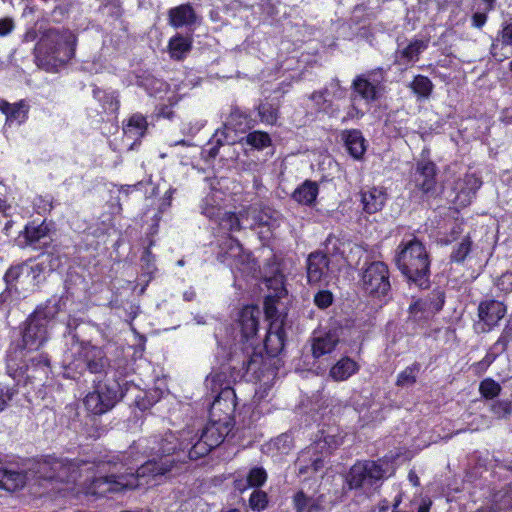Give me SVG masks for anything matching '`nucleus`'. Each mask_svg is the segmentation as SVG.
<instances>
[{"mask_svg": "<svg viewBox=\"0 0 512 512\" xmlns=\"http://www.w3.org/2000/svg\"><path fill=\"white\" fill-rule=\"evenodd\" d=\"M219 211L220 209L211 207L205 208L203 213L210 219L218 217L220 228L229 232L228 234L239 232L244 228L241 223V219L245 214L244 211H240L239 213L233 211H225L221 216H219Z\"/></svg>", "mask_w": 512, "mask_h": 512, "instance_id": "26", "label": "nucleus"}, {"mask_svg": "<svg viewBox=\"0 0 512 512\" xmlns=\"http://www.w3.org/2000/svg\"><path fill=\"white\" fill-rule=\"evenodd\" d=\"M424 300H425L426 304L428 305L429 312H431L433 314L439 313L443 309L444 304H445V300H446L445 291L442 288L437 287V288L433 289L429 293L427 298H425Z\"/></svg>", "mask_w": 512, "mask_h": 512, "instance_id": "51", "label": "nucleus"}, {"mask_svg": "<svg viewBox=\"0 0 512 512\" xmlns=\"http://www.w3.org/2000/svg\"><path fill=\"white\" fill-rule=\"evenodd\" d=\"M141 277L144 279L146 285L154 278L157 271L156 256L152 253L149 247L145 248L142 252L141 258Z\"/></svg>", "mask_w": 512, "mask_h": 512, "instance_id": "48", "label": "nucleus"}, {"mask_svg": "<svg viewBox=\"0 0 512 512\" xmlns=\"http://www.w3.org/2000/svg\"><path fill=\"white\" fill-rule=\"evenodd\" d=\"M30 106L25 99H21L15 103L7 100H0V112L5 115V124L12 125L24 124L29 115Z\"/></svg>", "mask_w": 512, "mask_h": 512, "instance_id": "25", "label": "nucleus"}, {"mask_svg": "<svg viewBox=\"0 0 512 512\" xmlns=\"http://www.w3.org/2000/svg\"><path fill=\"white\" fill-rule=\"evenodd\" d=\"M511 342H512V320L509 319L506 322L497 341L493 344V346L491 347L490 350H493V349L498 350L499 349V353H504L507 350V348Z\"/></svg>", "mask_w": 512, "mask_h": 512, "instance_id": "54", "label": "nucleus"}, {"mask_svg": "<svg viewBox=\"0 0 512 512\" xmlns=\"http://www.w3.org/2000/svg\"><path fill=\"white\" fill-rule=\"evenodd\" d=\"M132 383L122 377L93 380V390L84 400V406L93 415H103L110 411L129 391Z\"/></svg>", "mask_w": 512, "mask_h": 512, "instance_id": "8", "label": "nucleus"}, {"mask_svg": "<svg viewBox=\"0 0 512 512\" xmlns=\"http://www.w3.org/2000/svg\"><path fill=\"white\" fill-rule=\"evenodd\" d=\"M463 232L462 223H454L451 229L446 233V237L442 239V244L449 245L456 241Z\"/></svg>", "mask_w": 512, "mask_h": 512, "instance_id": "63", "label": "nucleus"}, {"mask_svg": "<svg viewBox=\"0 0 512 512\" xmlns=\"http://www.w3.org/2000/svg\"><path fill=\"white\" fill-rule=\"evenodd\" d=\"M197 15L190 3L178 5L168 10V21L173 28L193 25Z\"/></svg>", "mask_w": 512, "mask_h": 512, "instance_id": "31", "label": "nucleus"}, {"mask_svg": "<svg viewBox=\"0 0 512 512\" xmlns=\"http://www.w3.org/2000/svg\"><path fill=\"white\" fill-rule=\"evenodd\" d=\"M421 370V364L417 361L407 366L404 370L398 373L396 378V386L407 387L416 383L418 374Z\"/></svg>", "mask_w": 512, "mask_h": 512, "instance_id": "49", "label": "nucleus"}, {"mask_svg": "<svg viewBox=\"0 0 512 512\" xmlns=\"http://www.w3.org/2000/svg\"><path fill=\"white\" fill-rule=\"evenodd\" d=\"M413 192L421 194L422 201H428L437 196V166L430 160L417 161L411 173Z\"/></svg>", "mask_w": 512, "mask_h": 512, "instance_id": "15", "label": "nucleus"}, {"mask_svg": "<svg viewBox=\"0 0 512 512\" xmlns=\"http://www.w3.org/2000/svg\"><path fill=\"white\" fill-rule=\"evenodd\" d=\"M360 282L364 292L374 299H382L391 291L390 271L383 261L365 263L361 269Z\"/></svg>", "mask_w": 512, "mask_h": 512, "instance_id": "11", "label": "nucleus"}, {"mask_svg": "<svg viewBox=\"0 0 512 512\" xmlns=\"http://www.w3.org/2000/svg\"><path fill=\"white\" fill-rule=\"evenodd\" d=\"M243 143L251 148L261 151L272 145V138L269 133L262 130H254L242 139Z\"/></svg>", "mask_w": 512, "mask_h": 512, "instance_id": "46", "label": "nucleus"}, {"mask_svg": "<svg viewBox=\"0 0 512 512\" xmlns=\"http://www.w3.org/2000/svg\"><path fill=\"white\" fill-rule=\"evenodd\" d=\"M329 265L330 259L327 254L321 251L310 253L307 258L308 283L311 285L320 283L327 276Z\"/></svg>", "mask_w": 512, "mask_h": 512, "instance_id": "23", "label": "nucleus"}, {"mask_svg": "<svg viewBox=\"0 0 512 512\" xmlns=\"http://www.w3.org/2000/svg\"><path fill=\"white\" fill-rule=\"evenodd\" d=\"M77 38L69 29L49 28L35 46V56L44 66L56 68L66 65L75 56Z\"/></svg>", "mask_w": 512, "mask_h": 512, "instance_id": "5", "label": "nucleus"}, {"mask_svg": "<svg viewBox=\"0 0 512 512\" xmlns=\"http://www.w3.org/2000/svg\"><path fill=\"white\" fill-rule=\"evenodd\" d=\"M394 262L409 284L419 289L430 287L431 258L425 244L416 236L403 239L396 248Z\"/></svg>", "mask_w": 512, "mask_h": 512, "instance_id": "4", "label": "nucleus"}, {"mask_svg": "<svg viewBox=\"0 0 512 512\" xmlns=\"http://www.w3.org/2000/svg\"><path fill=\"white\" fill-rule=\"evenodd\" d=\"M473 241L470 235H466L462 238L461 242L455 245L450 253L449 261L450 263H455L458 265L464 264L465 260L472 252Z\"/></svg>", "mask_w": 512, "mask_h": 512, "instance_id": "45", "label": "nucleus"}, {"mask_svg": "<svg viewBox=\"0 0 512 512\" xmlns=\"http://www.w3.org/2000/svg\"><path fill=\"white\" fill-rule=\"evenodd\" d=\"M360 369L359 364L348 356L340 358L329 371L330 377L335 381H345Z\"/></svg>", "mask_w": 512, "mask_h": 512, "instance_id": "38", "label": "nucleus"}, {"mask_svg": "<svg viewBox=\"0 0 512 512\" xmlns=\"http://www.w3.org/2000/svg\"><path fill=\"white\" fill-rule=\"evenodd\" d=\"M490 412L497 419H507L512 414V401L508 399L495 400L491 403Z\"/></svg>", "mask_w": 512, "mask_h": 512, "instance_id": "53", "label": "nucleus"}, {"mask_svg": "<svg viewBox=\"0 0 512 512\" xmlns=\"http://www.w3.org/2000/svg\"><path fill=\"white\" fill-rule=\"evenodd\" d=\"M261 311L257 305H245L238 314V326L240 329L241 337L245 340L241 349L244 346L253 344L249 343V340L257 335L259 329V320H260Z\"/></svg>", "mask_w": 512, "mask_h": 512, "instance_id": "20", "label": "nucleus"}, {"mask_svg": "<svg viewBox=\"0 0 512 512\" xmlns=\"http://www.w3.org/2000/svg\"><path fill=\"white\" fill-rule=\"evenodd\" d=\"M92 96L100 104L103 112L117 114L120 108L119 93L114 90H105L97 85L92 86Z\"/></svg>", "mask_w": 512, "mask_h": 512, "instance_id": "33", "label": "nucleus"}, {"mask_svg": "<svg viewBox=\"0 0 512 512\" xmlns=\"http://www.w3.org/2000/svg\"><path fill=\"white\" fill-rule=\"evenodd\" d=\"M507 314L504 302L490 298L481 300L478 304L477 315L482 323V332H490L497 327Z\"/></svg>", "mask_w": 512, "mask_h": 512, "instance_id": "18", "label": "nucleus"}, {"mask_svg": "<svg viewBox=\"0 0 512 512\" xmlns=\"http://www.w3.org/2000/svg\"><path fill=\"white\" fill-rule=\"evenodd\" d=\"M148 130L147 118L141 113L132 114L123 123V132L127 137L135 140L142 138Z\"/></svg>", "mask_w": 512, "mask_h": 512, "instance_id": "40", "label": "nucleus"}, {"mask_svg": "<svg viewBox=\"0 0 512 512\" xmlns=\"http://www.w3.org/2000/svg\"><path fill=\"white\" fill-rule=\"evenodd\" d=\"M315 306L319 309H327L334 302V295L330 290H319L313 298Z\"/></svg>", "mask_w": 512, "mask_h": 512, "instance_id": "59", "label": "nucleus"}, {"mask_svg": "<svg viewBox=\"0 0 512 512\" xmlns=\"http://www.w3.org/2000/svg\"><path fill=\"white\" fill-rule=\"evenodd\" d=\"M48 327L41 319L30 314L21 326V339L12 342L9 348L38 351L49 339Z\"/></svg>", "mask_w": 512, "mask_h": 512, "instance_id": "14", "label": "nucleus"}, {"mask_svg": "<svg viewBox=\"0 0 512 512\" xmlns=\"http://www.w3.org/2000/svg\"><path fill=\"white\" fill-rule=\"evenodd\" d=\"M188 445L183 447V442H180L171 432L163 437L156 435L141 437L124 451L123 458L140 459L137 471L145 479L164 475L178 463H185L189 459Z\"/></svg>", "mask_w": 512, "mask_h": 512, "instance_id": "1", "label": "nucleus"}, {"mask_svg": "<svg viewBox=\"0 0 512 512\" xmlns=\"http://www.w3.org/2000/svg\"><path fill=\"white\" fill-rule=\"evenodd\" d=\"M27 476L23 471L10 470L0 466V489L8 492L21 490L26 484Z\"/></svg>", "mask_w": 512, "mask_h": 512, "instance_id": "37", "label": "nucleus"}, {"mask_svg": "<svg viewBox=\"0 0 512 512\" xmlns=\"http://www.w3.org/2000/svg\"><path fill=\"white\" fill-rule=\"evenodd\" d=\"M428 43V39H413L406 47L396 50L394 63L408 66L411 63L417 62L420 54L427 49Z\"/></svg>", "mask_w": 512, "mask_h": 512, "instance_id": "27", "label": "nucleus"}, {"mask_svg": "<svg viewBox=\"0 0 512 512\" xmlns=\"http://www.w3.org/2000/svg\"><path fill=\"white\" fill-rule=\"evenodd\" d=\"M385 469L378 460H358L348 470L343 489L372 495L383 484Z\"/></svg>", "mask_w": 512, "mask_h": 512, "instance_id": "9", "label": "nucleus"}, {"mask_svg": "<svg viewBox=\"0 0 512 512\" xmlns=\"http://www.w3.org/2000/svg\"><path fill=\"white\" fill-rule=\"evenodd\" d=\"M409 120V113L407 111H391L385 120V127L392 137H405L409 134L410 130Z\"/></svg>", "mask_w": 512, "mask_h": 512, "instance_id": "29", "label": "nucleus"}, {"mask_svg": "<svg viewBox=\"0 0 512 512\" xmlns=\"http://www.w3.org/2000/svg\"><path fill=\"white\" fill-rule=\"evenodd\" d=\"M499 349L497 352L488 351L482 360L475 362L472 364L471 368L473 369L476 375H481L486 372V370L490 367V365L497 359L500 355Z\"/></svg>", "mask_w": 512, "mask_h": 512, "instance_id": "58", "label": "nucleus"}, {"mask_svg": "<svg viewBox=\"0 0 512 512\" xmlns=\"http://www.w3.org/2000/svg\"><path fill=\"white\" fill-rule=\"evenodd\" d=\"M343 443V438L339 435H330L325 431H320V435L312 442L314 447L323 452L328 458L332 452Z\"/></svg>", "mask_w": 512, "mask_h": 512, "instance_id": "42", "label": "nucleus"}, {"mask_svg": "<svg viewBox=\"0 0 512 512\" xmlns=\"http://www.w3.org/2000/svg\"><path fill=\"white\" fill-rule=\"evenodd\" d=\"M34 351L8 348L6 352V370L10 377L17 382L24 380L25 384L35 380L46 381L51 372V359L45 353L33 354Z\"/></svg>", "mask_w": 512, "mask_h": 512, "instance_id": "6", "label": "nucleus"}, {"mask_svg": "<svg viewBox=\"0 0 512 512\" xmlns=\"http://www.w3.org/2000/svg\"><path fill=\"white\" fill-rule=\"evenodd\" d=\"M261 14L268 19L274 20L279 15L277 3L273 0H261L260 3Z\"/></svg>", "mask_w": 512, "mask_h": 512, "instance_id": "60", "label": "nucleus"}, {"mask_svg": "<svg viewBox=\"0 0 512 512\" xmlns=\"http://www.w3.org/2000/svg\"><path fill=\"white\" fill-rule=\"evenodd\" d=\"M325 496H308L303 490L297 491L292 497V505L295 512H321L324 507Z\"/></svg>", "mask_w": 512, "mask_h": 512, "instance_id": "30", "label": "nucleus"}, {"mask_svg": "<svg viewBox=\"0 0 512 512\" xmlns=\"http://www.w3.org/2000/svg\"><path fill=\"white\" fill-rule=\"evenodd\" d=\"M502 391L501 385L493 378L487 377L479 384V393L485 400H494Z\"/></svg>", "mask_w": 512, "mask_h": 512, "instance_id": "50", "label": "nucleus"}, {"mask_svg": "<svg viewBox=\"0 0 512 512\" xmlns=\"http://www.w3.org/2000/svg\"><path fill=\"white\" fill-rule=\"evenodd\" d=\"M89 465L90 461L84 459L45 455L35 461L32 470L39 481L75 484Z\"/></svg>", "mask_w": 512, "mask_h": 512, "instance_id": "7", "label": "nucleus"}, {"mask_svg": "<svg viewBox=\"0 0 512 512\" xmlns=\"http://www.w3.org/2000/svg\"><path fill=\"white\" fill-rule=\"evenodd\" d=\"M278 302L279 297L277 295H267L263 301L264 314L271 326H274L275 322L278 320Z\"/></svg>", "mask_w": 512, "mask_h": 512, "instance_id": "52", "label": "nucleus"}, {"mask_svg": "<svg viewBox=\"0 0 512 512\" xmlns=\"http://www.w3.org/2000/svg\"><path fill=\"white\" fill-rule=\"evenodd\" d=\"M267 480V473L263 467H253L247 475V483L250 487L259 488Z\"/></svg>", "mask_w": 512, "mask_h": 512, "instance_id": "57", "label": "nucleus"}, {"mask_svg": "<svg viewBox=\"0 0 512 512\" xmlns=\"http://www.w3.org/2000/svg\"><path fill=\"white\" fill-rule=\"evenodd\" d=\"M326 456L311 443L298 455L296 465L299 475H314L325 467Z\"/></svg>", "mask_w": 512, "mask_h": 512, "instance_id": "21", "label": "nucleus"}, {"mask_svg": "<svg viewBox=\"0 0 512 512\" xmlns=\"http://www.w3.org/2000/svg\"><path fill=\"white\" fill-rule=\"evenodd\" d=\"M123 456L124 451L107 461L90 462L86 472L92 473V477L85 484L86 494L107 497L148 484L137 471L140 459H124Z\"/></svg>", "mask_w": 512, "mask_h": 512, "instance_id": "2", "label": "nucleus"}, {"mask_svg": "<svg viewBox=\"0 0 512 512\" xmlns=\"http://www.w3.org/2000/svg\"><path fill=\"white\" fill-rule=\"evenodd\" d=\"M236 406V393L226 390L215 396L209 408V418L211 421L234 427Z\"/></svg>", "mask_w": 512, "mask_h": 512, "instance_id": "17", "label": "nucleus"}, {"mask_svg": "<svg viewBox=\"0 0 512 512\" xmlns=\"http://www.w3.org/2000/svg\"><path fill=\"white\" fill-rule=\"evenodd\" d=\"M273 326L269 325V329L267 330L263 347L266 353V356L257 351V347L254 346L257 353H261L264 357L263 367L265 368V372L267 371V360L270 358H275L278 356L285 346L286 333L282 325L277 326L273 331Z\"/></svg>", "mask_w": 512, "mask_h": 512, "instance_id": "22", "label": "nucleus"}, {"mask_svg": "<svg viewBox=\"0 0 512 512\" xmlns=\"http://www.w3.org/2000/svg\"><path fill=\"white\" fill-rule=\"evenodd\" d=\"M319 194V185L312 180L302 182L291 194L292 200L303 206H314Z\"/></svg>", "mask_w": 512, "mask_h": 512, "instance_id": "36", "label": "nucleus"}, {"mask_svg": "<svg viewBox=\"0 0 512 512\" xmlns=\"http://www.w3.org/2000/svg\"><path fill=\"white\" fill-rule=\"evenodd\" d=\"M32 276L33 282L34 280V267L33 265H29L27 262H22L16 265H11L5 272L3 276V280L5 282L6 288L0 294V304H3L7 301V298L10 296L11 292H19L18 284L24 283L25 278Z\"/></svg>", "mask_w": 512, "mask_h": 512, "instance_id": "19", "label": "nucleus"}, {"mask_svg": "<svg viewBox=\"0 0 512 512\" xmlns=\"http://www.w3.org/2000/svg\"><path fill=\"white\" fill-rule=\"evenodd\" d=\"M232 428L225 423H217L209 419L198 440L188 449L189 460H197L208 455L224 441Z\"/></svg>", "mask_w": 512, "mask_h": 512, "instance_id": "12", "label": "nucleus"}, {"mask_svg": "<svg viewBox=\"0 0 512 512\" xmlns=\"http://www.w3.org/2000/svg\"><path fill=\"white\" fill-rule=\"evenodd\" d=\"M268 495L265 491L254 490L249 497V507L256 512L264 511L268 506Z\"/></svg>", "mask_w": 512, "mask_h": 512, "instance_id": "55", "label": "nucleus"}, {"mask_svg": "<svg viewBox=\"0 0 512 512\" xmlns=\"http://www.w3.org/2000/svg\"><path fill=\"white\" fill-rule=\"evenodd\" d=\"M230 361L231 364L213 369L205 379L206 387L216 395L226 390L235 392L234 385L248 373H251L254 379L265 376L264 357L251 345L244 346L239 351L235 350Z\"/></svg>", "mask_w": 512, "mask_h": 512, "instance_id": "3", "label": "nucleus"}, {"mask_svg": "<svg viewBox=\"0 0 512 512\" xmlns=\"http://www.w3.org/2000/svg\"><path fill=\"white\" fill-rule=\"evenodd\" d=\"M410 88L418 99H428L433 92L434 84L429 77L418 74L411 81Z\"/></svg>", "mask_w": 512, "mask_h": 512, "instance_id": "47", "label": "nucleus"}, {"mask_svg": "<svg viewBox=\"0 0 512 512\" xmlns=\"http://www.w3.org/2000/svg\"><path fill=\"white\" fill-rule=\"evenodd\" d=\"M16 393L15 387H9L0 383V412L4 410Z\"/></svg>", "mask_w": 512, "mask_h": 512, "instance_id": "62", "label": "nucleus"}, {"mask_svg": "<svg viewBox=\"0 0 512 512\" xmlns=\"http://www.w3.org/2000/svg\"><path fill=\"white\" fill-rule=\"evenodd\" d=\"M360 196L363 211L367 214H374L381 211L388 199L386 188L379 186L361 190Z\"/></svg>", "mask_w": 512, "mask_h": 512, "instance_id": "24", "label": "nucleus"}, {"mask_svg": "<svg viewBox=\"0 0 512 512\" xmlns=\"http://www.w3.org/2000/svg\"><path fill=\"white\" fill-rule=\"evenodd\" d=\"M386 71L382 67H376L357 75L351 88L367 104L380 99L384 90Z\"/></svg>", "mask_w": 512, "mask_h": 512, "instance_id": "13", "label": "nucleus"}, {"mask_svg": "<svg viewBox=\"0 0 512 512\" xmlns=\"http://www.w3.org/2000/svg\"><path fill=\"white\" fill-rule=\"evenodd\" d=\"M34 208L38 214H47L54 208V197L50 194L38 195L33 201Z\"/></svg>", "mask_w": 512, "mask_h": 512, "instance_id": "56", "label": "nucleus"}, {"mask_svg": "<svg viewBox=\"0 0 512 512\" xmlns=\"http://www.w3.org/2000/svg\"><path fill=\"white\" fill-rule=\"evenodd\" d=\"M39 261L33 264L34 267V280H37L38 277L44 274L47 271L56 270L60 264L61 259L58 255L53 253H42L37 258Z\"/></svg>", "mask_w": 512, "mask_h": 512, "instance_id": "43", "label": "nucleus"}, {"mask_svg": "<svg viewBox=\"0 0 512 512\" xmlns=\"http://www.w3.org/2000/svg\"><path fill=\"white\" fill-rule=\"evenodd\" d=\"M50 232L49 226L46 221L43 220L37 224L35 221L28 222L20 235L25 239L26 245L33 246L38 243L41 239L45 238Z\"/></svg>", "mask_w": 512, "mask_h": 512, "instance_id": "41", "label": "nucleus"}, {"mask_svg": "<svg viewBox=\"0 0 512 512\" xmlns=\"http://www.w3.org/2000/svg\"><path fill=\"white\" fill-rule=\"evenodd\" d=\"M217 260L231 269L241 270L249 262L250 253L245 252L240 241L231 234L218 239Z\"/></svg>", "mask_w": 512, "mask_h": 512, "instance_id": "16", "label": "nucleus"}, {"mask_svg": "<svg viewBox=\"0 0 512 512\" xmlns=\"http://www.w3.org/2000/svg\"><path fill=\"white\" fill-rule=\"evenodd\" d=\"M496 287L503 293L512 292V270L502 273L495 282Z\"/></svg>", "mask_w": 512, "mask_h": 512, "instance_id": "61", "label": "nucleus"}, {"mask_svg": "<svg viewBox=\"0 0 512 512\" xmlns=\"http://www.w3.org/2000/svg\"><path fill=\"white\" fill-rule=\"evenodd\" d=\"M339 341V335L336 330L330 329L319 336H315L311 344L313 357L320 358L326 354H330L334 351Z\"/></svg>", "mask_w": 512, "mask_h": 512, "instance_id": "32", "label": "nucleus"}, {"mask_svg": "<svg viewBox=\"0 0 512 512\" xmlns=\"http://www.w3.org/2000/svg\"><path fill=\"white\" fill-rule=\"evenodd\" d=\"M111 360L108 358L104 347L93 345L90 341H80L79 350L74 360L69 364V370L87 371L97 378L108 376Z\"/></svg>", "mask_w": 512, "mask_h": 512, "instance_id": "10", "label": "nucleus"}, {"mask_svg": "<svg viewBox=\"0 0 512 512\" xmlns=\"http://www.w3.org/2000/svg\"><path fill=\"white\" fill-rule=\"evenodd\" d=\"M193 41L191 37L180 33L175 34L168 42V51L173 60H184L187 54L192 50Z\"/></svg>", "mask_w": 512, "mask_h": 512, "instance_id": "39", "label": "nucleus"}, {"mask_svg": "<svg viewBox=\"0 0 512 512\" xmlns=\"http://www.w3.org/2000/svg\"><path fill=\"white\" fill-rule=\"evenodd\" d=\"M257 114L261 123L273 126L277 123L280 114V107L277 103L261 102L256 107Z\"/></svg>", "mask_w": 512, "mask_h": 512, "instance_id": "44", "label": "nucleus"}, {"mask_svg": "<svg viewBox=\"0 0 512 512\" xmlns=\"http://www.w3.org/2000/svg\"><path fill=\"white\" fill-rule=\"evenodd\" d=\"M342 138L348 154L354 160H361L366 152V141L358 129L344 131Z\"/></svg>", "mask_w": 512, "mask_h": 512, "instance_id": "35", "label": "nucleus"}, {"mask_svg": "<svg viewBox=\"0 0 512 512\" xmlns=\"http://www.w3.org/2000/svg\"><path fill=\"white\" fill-rule=\"evenodd\" d=\"M408 312L412 317L416 318L419 313L429 312V308L425 300L419 298L409 305Z\"/></svg>", "mask_w": 512, "mask_h": 512, "instance_id": "64", "label": "nucleus"}, {"mask_svg": "<svg viewBox=\"0 0 512 512\" xmlns=\"http://www.w3.org/2000/svg\"><path fill=\"white\" fill-rule=\"evenodd\" d=\"M64 306L63 297L53 295L45 303L38 305L31 314L49 326V323L60 313Z\"/></svg>", "mask_w": 512, "mask_h": 512, "instance_id": "34", "label": "nucleus"}, {"mask_svg": "<svg viewBox=\"0 0 512 512\" xmlns=\"http://www.w3.org/2000/svg\"><path fill=\"white\" fill-rule=\"evenodd\" d=\"M226 125L235 132L245 133L257 125L251 112L238 106H233L227 118Z\"/></svg>", "mask_w": 512, "mask_h": 512, "instance_id": "28", "label": "nucleus"}]
</instances>
